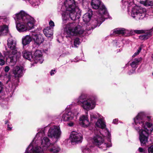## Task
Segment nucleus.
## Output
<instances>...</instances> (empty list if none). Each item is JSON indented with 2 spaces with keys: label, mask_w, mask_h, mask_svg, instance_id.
I'll return each instance as SVG.
<instances>
[{
  "label": "nucleus",
  "mask_w": 153,
  "mask_h": 153,
  "mask_svg": "<svg viewBox=\"0 0 153 153\" xmlns=\"http://www.w3.org/2000/svg\"><path fill=\"white\" fill-rule=\"evenodd\" d=\"M151 57L152 59V60H153V54L152 55V56H151Z\"/></svg>",
  "instance_id": "nucleus-54"
},
{
  "label": "nucleus",
  "mask_w": 153,
  "mask_h": 153,
  "mask_svg": "<svg viewBox=\"0 0 153 153\" xmlns=\"http://www.w3.org/2000/svg\"><path fill=\"white\" fill-rule=\"evenodd\" d=\"M128 30L123 28H116L113 31V35L117 34L125 35Z\"/></svg>",
  "instance_id": "nucleus-22"
},
{
  "label": "nucleus",
  "mask_w": 153,
  "mask_h": 153,
  "mask_svg": "<svg viewBox=\"0 0 153 153\" xmlns=\"http://www.w3.org/2000/svg\"><path fill=\"white\" fill-rule=\"evenodd\" d=\"M2 85L1 84V82H0V93H1L2 90Z\"/></svg>",
  "instance_id": "nucleus-50"
},
{
  "label": "nucleus",
  "mask_w": 153,
  "mask_h": 153,
  "mask_svg": "<svg viewBox=\"0 0 153 153\" xmlns=\"http://www.w3.org/2000/svg\"><path fill=\"white\" fill-rule=\"evenodd\" d=\"M64 30L68 34L76 36L82 33L84 30L79 25H77L75 23H69L64 26Z\"/></svg>",
  "instance_id": "nucleus-7"
},
{
  "label": "nucleus",
  "mask_w": 153,
  "mask_h": 153,
  "mask_svg": "<svg viewBox=\"0 0 153 153\" xmlns=\"http://www.w3.org/2000/svg\"><path fill=\"white\" fill-rule=\"evenodd\" d=\"M10 69V67L8 66H7L4 68V71L5 72H7L9 71Z\"/></svg>",
  "instance_id": "nucleus-44"
},
{
  "label": "nucleus",
  "mask_w": 153,
  "mask_h": 153,
  "mask_svg": "<svg viewBox=\"0 0 153 153\" xmlns=\"http://www.w3.org/2000/svg\"><path fill=\"white\" fill-rule=\"evenodd\" d=\"M22 54L24 58L29 60L33 61V56L31 52L25 51L22 52Z\"/></svg>",
  "instance_id": "nucleus-23"
},
{
  "label": "nucleus",
  "mask_w": 153,
  "mask_h": 153,
  "mask_svg": "<svg viewBox=\"0 0 153 153\" xmlns=\"http://www.w3.org/2000/svg\"><path fill=\"white\" fill-rule=\"evenodd\" d=\"M16 88V86L15 84L12 82H11V83L9 84L7 87V90L10 93L11 96L13 94Z\"/></svg>",
  "instance_id": "nucleus-25"
},
{
  "label": "nucleus",
  "mask_w": 153,
  "mask_h": 153,
  "mask_svg": "<svg viewBox=\"0 0 153 153\" xmlns=\"http://www.w3.org/2000/svg\"><path fill=\"white\" fill-rule=\"evenodd\" d=\"M118 121V120L117 119H114L113 120V123H114V124H116L117 123V122Z\"/></svg>",
  "instance_id": "nucleus-47"
},
{
  "label": "nucleus",
  "mask_w": 153,
  "mask_h": 153,
  "mask_svg": "<svg viewBox=\"0 0 153 153\" xmlns=\"http://www.w3.org/2000/svg\"><path fill=\"white\" fill-rule=\"evenodd\" d=\"M142 60L141 57L135 59L130 64L131 67L133 68H136V66L139 64V62Z\"/></svg>",
  "instance_id": "nucleus-30"
},
{
  "label": "nucleus",
  "mask_w": 153,
  "mask_h": 153,
  "mask_svg": "<svg viewBox=\"0 0 153 153\" xmlns=\"http://www.w3.org/2000/svg\"><path fill=\"white\" fill-rule=\"evenodd\" d=\"M33 37L34 43L33 45V48L38 47L40 44L43 41V38L42 36L40 34H33Z\"/></svg>",
  "instance_id": "nucleus-17"
},
{
  "label": "nucleus",
  "mask_w": 153,
  "mask_h": 153,
  "mask_svg": "<svg viewBox=\"0 0 153 153\" xmlns=\"http://www.w3.org/2000/svg\"><path fill=\"white\" fill-rule=\"evenodd\" d=\"M47 150L51 153H58L61 151V149L58 146L54 145L52 143V145L49 147Z\"/></svg>",
  "instance_id": "nucleus-20"
},
{
  "label": "nucleus",
  "mask_w": 153,
  "mask_h": 153,
  "mask_svg": "<svg viewBox=\"0 0 153 153\" xmlns=\"http://www.w3.org/2000/svg\"><path fill=\"white\" fill-rule=\"evenodd\" d=\"M97 115L99 116V115L98 114H96L92 112H91L90 114L91 121H92L94 119H97L98 117H100L99 116L98 117Z\"/></svg>",
  "instance_id": "nucleus-33"
},
{
  "label": "nucleus",
  "mask_w": 153,
  "mask_h": 153,
  "mask_svg": "<svg viewBox=\"0 0 153 153\" xmlns=\"http://www.w3.org/2000/svg\"><path fill=\"white\" fill-rule=\"evenodd\" d=\"M141 4H143L145 6H152L153 5V2L151 0H146L144 1H141L140 2Z\"/></svg>",
  "instance_id": "nucleus-32"
},
{
  "label": "nucleus",
  "mask_w": 153,
  "mask_h": 153,
  "mask_svg": "<svg viewBox=\"0 0 153 153\" xmlns=\"http://www.w3.org/2000/svg\"><path fill=\"white\" fill-rule=\"evenodd\" d=\"M145 116L144 112H140L134 119L133 127L139 133V139L141 146L144 145L148 142L149 134L153 130L152 124L148 122L144 123L143 119Z\"/></svg>",
  "instance_id": "nucleus-1"
},
{
  "label": "nucleus",
  "mask_w": 153,
  "mask_h": 153,
  "mask_svg": "<svg viewBox=\"0 0 153 153\" xmlns=\"http://www.w3.org/2000/svg\"><path fill=\"white\" fill-rule=\"evenodd\" d=\"M43 32L45 36L47 37H51L53 35L52 29L50 27H47L43 30Z\"/></svg>",
  "instance_id": "nucleus-24"
},
{
  "label": "nucleus",
  "mask_w": 153,
  "mask_h": 153,
  "mask_svg": "<svg viewBox=\"0 0 153 153\" xmlns=\"http://www.w3.org/2000/svg\"><path fill=\"white\" fill-rule=\"evenodd\" d=\"M152 30L149 31H146L144 34L141 35L139 36V39L141 40H146L148 39L151 35V32Z\"/></svg>",
  "instance_id": "nucleus-26"
},
{
  "label": "nucleus",
  "mask_w": 153,
  "mask_h": 153,
  "mask_svg": "<svg viewBox=\"0 0 153 153\" xmlns=\"http://www.w3.org/2000/svg\"><path fill=\"white\" fill-rule=\"evenodd\" d=\"M31 38L29 35L24 36L22 39V43L23 45H25L29 44L31 41Z\"/></svg>",
  "instance_id": "nucleus-27"
},
{
  "label": "nucleus",
  "mask_w": 153,
  "mask_h": 153,
  "mask_svg": "<svg viewBox=\"0 0 153 153\" xmlns=\"http://www.w3.org/2000/svg\"><path fill=\"white\" fill-rule=\"evenodd\" d=\"M43 51L42 50H36L33 56V61H34L36 62L42 63L44 61L42 57Z\"/></svg>",
  "instance_id": "nucleus-15"
},
{
  "label": "nucleus",
  "mask_w": 153,
  "mask_h": 153,
  "mask_svg": "<svg viewBox=\"0 0 153 153\" xmlns=\"http://www.w3.org/2000/svg\"><path fill=\"white\" fill-rule=\"evenodd\" d=\"M141 48H139V49L137 50V51L136 52H135L134 54V55L132 56V57H135L141 51Z\"/></svg>",
  "instance_id": "nucleus-40"
},
{
  "label": "nucleus",
  "mask_w": 153,
  "mask_h": 153,
  "mask_svg": "<svg viewBox=\"0 0 153 153\" xmlns=\"http://www.w3.org/2000/svg\"><path fill=\"white\" fill-rule=\"evenodd\" d=\"M4 80H7L6 83H7L10 80V75H5L4 76Z\"/></svg>",
  "instance_id": "nucleus-38"
},
{
  "label": "nucleus",
  "mask_w": 153,
  "mask_h": 153,
  "mask_svg": "<svg viewBox=\"0 0 153 153\" xmlns=\"http://www.w3.org/2000/svg\"><path fill=\"white\" fill-rule=\"evenodd\" d=\"M146 13V9L135 6L132 8L131 16L136 20L139 21L143 19L145 17Z\"/></svg>",
  "instance_id": "nucleus-8"
},
{
  "label": "nucleus",
  "mask_w": 153,
  "mask_h": 153,
  "mask_svg": "<svg viewBox=\"0 0 153 153\" xmlns=\"http://www.w3.org/2000/svg\"><path fill=\"white\" fill-rule=\"evenodd\" d=\"M148 150L149 153H153V145L149 147Z\"/></svg>",
  "instance_id": "nucleus-41"
},
{
  "label": "nucleus",
  "mask_w": 153,
  "mask_h": 153,
  "mask_svg": "<svg viewBox=\"0 0 153 153\" xmlns=\"http://www.w3.org/2000/svg\"><path fill=\"white\" fill-rule=\"evenodd\" d=\"M133 0H122V2L124 3V4L126 3V4H128V6H129V5L131 4H132V2Z\"/></svg>",
  "instance_id": "nucleus-35"
},
{
  "label": "nucleus",
  "mask_w": 153,
  "mask_h": 153,
  "mask_svg": "<svg viewBox=\"0 0 153 153\" xmlns=\"http://www.w3.org/2000/svg\"><path fill=\"white\" fill-rule=\"evenodd\" d=\"M110 137V134L107 129H105L104 131H101L97 134H95L92 139V142L94 145L105 151L112 146Z\"/></svg>",
  "instance_id": "nucleus-3"
},
{
  "label": "nucleus",
  "mask_w": 153,
  "mask_h": 153,
  "mask_svg": "<svg viewBox=\"0 0 153 153\" xmlns=\"http://www.w3.org/2000/svg\"><path fill=\"white\" fill-rule=\"evenodd\" d=\"M139 151L140 152H142L143 151V149L141 148H139Z\"/></svg>",
  "instance_id": "nucleus-51"
},
{
  "label": "nucleus",
  "mask_w": 153,
  "mask_h": 153,
  "mask_svg": "<svg viewBox=\"0 0 153 153\" xmlns=\"http://www.w3.org/2000/svg\"><path fill=\"white\" fill-rule=\"evenodd\" d=\"M46 51H48V50H46Z\"/></svg>",
  "instance_id": "nucleus-59"
},
{
  "label": "nucleus",
  "mask_w": 153,
  "mask_h": 153,
  "mask_svg": "<svg viewBox=\"0 0 153 153\" xmlns=\"http://www.w3.org/2000/svg\"><path fill=\"white\" fill-rule=\"evenodd\" d=\"M7 24H8L9 25V22H8V23L7 22Z\"/></svg>",
  "instance_id": "nucleus-58"
},
{
  "label": "nucleus",
  "mask_w": 153,
  "mask_h": 153,
  "mask_svg": "<svg viewBox=\"0 0 153 153\" xmlns=\"http://www.w3.org/2000/svg\"><path fill=\"white\" fill-rule=\"evenodd\" d=\"M79 124L82 126L86 127L90 125V122L89 121L88 116L82 115L79 118Z\"/></svg>",
  "instance_id": "nucleus-19"
},
{
  "label": "nucleus",
  "mask_w": 153,
  "mask_h": 153,
  "mask_svg": "<svg viewBox=\"0 0 153 153\" xmlns=\"http://www.w3.org/2000/svg\"><path fill=\"white\" fill-rule=\"evenodd\" d=\"M92 15V13L91 12L90 13H86L83 16V21L86 22H88L90 20Z\"/></svg>",
  "instance_id": "nucleus-29"
},
{
  "label": "nucleus",
  "mask_w": 153,
  "mask_h": 153,
  "mask_svg": "<svg viewBox=\"0 0 153 153\" xmlns=\"http://www.w3.org/2000/svg\"><path fill=\"white\" fill-rule=\"evenodd\" d=\"M120 44V43L117 40H114L112 42V44L113 45V47H114L120 48L121 47Z\"/></svg>",
  "instance_id": "nucleus-34"
},
{
  "label": "nucleus",
  "mask_w": 153,
  "mask_h": 153,
  "mask_svg": "<svg viewBox=\"0 0 153 153\" xmlns=\"http://www.w3.org/2000/svg\"><path fill=\"white\" fill-rule=\"evenodd\" d=\"M1 75H0V77H1Z\"/></svg>",
  "instance_id": "nucleus-60"
},
{
  "label": "nucleus",
  "mask_w": 153,
  "mask_h": 153,
  "mask_svg": "<svg viewBox=\"0 0 153 153\" xmlns=\"http://www.w3.org/2000/svg\"><path fill=\"white\" fill-rule=\"evenodd\" d=\"M91 4L92 8L95 9H98L100 6L99 16L97 20L98 23L97 26H99L104 21L105 19L107 18L105 17L106 15H108L106 8L105 6L101 3L100 0H92Z\"/></svg>",
  "instance_id": "nucleus-6"
},
{
  "label": "nucleus",
  "mask_w": 153,
  "mask_h": 153,
  "mask_svg": "<svg viewBox=\"0 0 153 153\" xmlns=\"http://www.w3.org/2000/svg\"><path fill=\"white\" fill-rule=\"evenodd\" d=\"M56 71L55 70H52L50 72V74L51 75H53L54 74V73H56Z\"/></svg>",
  "instance_id": "nucleus-45"
},
{
  "label": "nucleus",
  "mask_w": 153,
  "mask_h": 153,
  "mask_svg": "<svg viewBox=\"0 0 153 153\" xmlns=\"http://www.w3.org/2000/svg\"><path fill=\"white\" fill-rule=\"evenodd\" d=\"M68 11H62V16L63 19V22L64 23H66V21L70 17L69 13V12Z\"/></svg>",
  "instance_id": "nucleus-31"
},
{
  "label": "nucleus",
  "mask_w": 153,
  "mask_h": 153,
  "mask_svg": "<svg viewBox=\"0 0 153 153\" xmlns=\"http://www.w3.org/2000/svg\"><path fill=\"white\" fill-rule=\"evenodd\" d=\"M68 11L69 12L70 18L73 20L79 19L81 16L80 10L78 7Z\"/></svg>",
  "instance_id": "nucleus-16"
},
{
  "label": "nucleus",
  "mask_w": 153,
  "mask_h": 153,
  "mask_svg": "<svg viewBox=\"0 0 153 153\" xmlns=\"http://www.w3.org/2000/svg\"><path fill=\"white\" fill-rule=\"evenodd\" d=\"M7 128L9 130H11L12 128V127H11V125L10 126V124H8Z\"/></svg>",
  "instance_id": "nucleus-48"
},
{
  "label": "nucleus",
  "mask_w": 153,
  "mask_h": 153,
  "mask_svg": "<svg viewBox=\"0 0 153 153\" xmlns=\"http://www.w3.org/2000/svg\"><path fill=\"white\" fill-rule=\"evenodd\" d=\"M1 68H2V67L1 66H0V72L1 71Z\"/></svg>",
  "instance_id": "nucleus-53"
},
{
  "label": "nucleus",
  "mask_w": 153,
  "mask_h": 153,
  "mask_svg": "<svg viewBox=\"0 0 153 153\" xmlns=\"http://www.w3.org/2000/svg\"><path fill=\"white\" fill-rule=\"evenodd\" d=\"M74 45L75 47H78V45L80 43V41L79 39L78 38H76L74 40Z\"/></svg>",
  "instance_id": "nucleus-36"
},
{
  "label": "nucleus",
  "mask_w": 153,
  "mask_h": 153,
  "mask_svg": "<svg viewBox=\"0 0 153 153\" xmlns=\"http://www.w3.org/2000/svg\"><path fill=\"white\" fill-rule=\"evenodd\" d=\"M83 153H91L90 149L88 147H86L83 149L82 150Z\"/></svg>",
  "instance_id": "nucleus-37"
},
{
  "label": "nucleus",
  "mask_w": 153,
  "mask_h": 153,
  "mask_svg": "<svg viewBox=\"0 0 153 153\" xmlns=\"http://www.w3.org/2000/svg\"><path fill=\"white\" fill-rule=\"evenodd\" d=\"M145 31L143 30H134V32L137 34H141L145 33Z\"/></svg>",
  "instance_id": "nucleus-39"
},
{
  "label": "nucleus",
  "mask_w": 153,
  "mask_h": 153,
  "mask_svg": "<svg viewBox=\"0 0 153 153\" xmlns=\"http://www.w3.org/2000/svg\"><path fill=\"white\" fill-rule=\"evenodd\" d=\"M9 22L7 18L0 19V36L6 35L9 32L8 25H6L5 22Z\"/></svg>",
  "instance_id": "nucleus-13"
},
{
  "label": "nucleus",
  "mask_w": 153,
  "mask_h": 153,
  "mask_svg": "<svg viewBox=\"0 0 153 153\" xmlns=\"http://www.w3.org/2000/svg\"><path fill=\"white\" fill-rule=\"evenodd\" d=\"M79 111V109H74L72 111H69L68 109H66L62 115V120L65 121L75 120L77 119Z\"/></svg>",
  "instance_id": "nucleus-9"
},
{
  "label": "nucleus",
  "mask_w": 153,
  "mask_h": 153,
  "mask_svg": "<svg viewBox=\"0 0 153 153\" xmlns=\"http://www.w3.org/2000/svg\"><path fill=\"white\" fill-rule=\"evenodd\" d=\"M49 25L50 26L49 27H53L54 26V22L51 20L49 22Z\"/></svg>",
  "instance_id": "nucleus-43"
},
{
  "label": "nucleus",
  "mask_w": 153,
  "mask_h": 153,
  "mask_svg": "<svg viewBox=\"0 0 153 153\" xmlns=\"http://www.w3.org/2000/svg\"><path fill=\"white\" fill-rule=\"evenodd\" d=\"M1 53H0V56H1Z\"/></svg>",
  "instance_id": "nucleus-57"
},
{
  "label": "nucleus",
  "mask_w": 153,
  "mask_h": 153,
  "mask_svg": "<svg viewBox=\"0 0 153 153\" xmlns=\"http://www.w3.org/2000/svg\"><path fill=\"white\" fill-rule=\"evenodd\" d=\"M117 52H118V51H119V50H117Z\"/></svg>",
  "instance_id": "nucleus-55"
},
{
  "label": "nucleus",
  "mask_w": 153,
  "mask_h": 153,
  "mask_svg": "<svg viewBox=\"0 0 153 153\" xmlns=\"http://www.w3.org/2000/svg\"><path fill=\"white\" fill-rule=\"evenodd\" d=\"M152 75H153V73H152Z\"/></svg>",
  "instance_id": "nucleus-61"
},
{
  "label": "nucleus",
  "mask_w": 153,
  "mask_h": 153,
  "mask_svg": "<svg viewBox=\"0 0 153 153\" xmlns=\"http://www.w3.org/2000/svg\"><path fill=\"white\" fill-rule=\"evenodd\" d=\"M5 61L2 59H0V66L4 65L5 64Z\"/></svg>",
  "instance_id": "nucleus-42"
},
{
  "label": "nucleus",
  "mask_w": 153,
  "mask_h": 153,
  "mask_svg": "<svg viewBox=\"0 0 153 153\" xmlns=\"http://www.w3.org/2000/svg\"><path fill=\"white\" fill-rule=\"evenodd\" d=\"M145 47V46L143 44L141 45L140 46V47L139 48H142L143 47Z\"/></svg>",
  "instance_id": "nucleus-52"
},
{
  "label": "nucleus",
  "mask_w": 153,
  "mask_h": 153,
  "mask_svg": "<svg viewBox=\"0 0 153 153\" xmlns=\"http://www.w3.org/2000/svg\"><path fill=\"white\" fill-rule=\"evenodd\" d=\"M70 139L72 143H81L82 139V135L80 133L73 131L71 134Z\"/></svg>",
  "instance_id": "nucleus-14"
},
{
  "label": "nucleus",
  "mask_w": 153,
  "mask_h": 153,
  "mask_svg": "<svg viewBox=\"0 0 153 153\" xmlns=\"http://www.w3.org/2000/svg\"><path fill=\"white\" fill-rule=\"evenodd\" d=\"M76 102L78 105L86 111L93 109L96 105L95 98L86 94H81L77 99Z\"/></svg>",
  "instance_id": "nucleus-5"
},
{
  "label": "nucleus",
  "mask_w": 153,
  "mask_h": 153,
  "mask_svg": "<svg viewBox=\"0 0 153 153\" xmlns=\"http://www.w3.org/2000/svg\"><path fill=\"white\" fill-rule=\"evenodd\" d=\"M49 128L47 134L48 136L57 140L60 137L62 131L59 126L54 125L51 127H47Z\"/></svg>",
  "instance_id": "nucleus-10"
},
{
  "label": "nucleus",
  "mask_w": 153,
  "mask_h": 153,
  "mask_svg": "<svg viewBox=\"0 0 153 153\" xmlns=\"http://www.w3.org/2000/svg\"><path fill=\"white\" fill-rule=\"evenodd\" d=\"M74 124V123L73 122H71L70 123L68 124V125L69 126H73Z\"/></svg>",
  "instance_id": "nucleus-46"
},
{
  "label": "nucleus",
  "mask_w": 153,
  "mask_h": 153,
  "mask_svg": "<svg viewBox=\"0 0 153 153\" xmlns=\"http://www.w3.org/2000/svg\"><path fill=\"white\" fill-rule=\"evenodd\" d=\"M8 48H15L16 46V43L15 41L11 39H9L7 40Z\"/></svg>",
  "instance_id": "nucleus-28"
},
{
  "label": "nucleus",
  "mask_w": 153,
  "mask_h": 153,
  "mask_svg": "<svg viewBox=\"0 0 153 153\" xmlns=\"http://www.w3.org/2000/svg\"><path fill=\"white\" fill-rule=\"evenodd\" d=\"M15 20H17L16 28L19 32L29 30L34 27L35 20L25 11H21L13 16Z\"/></svg>",
  "instance_id": "nucleus-2"
},
{
  "label": "nucleus",
  "mask_w": 153,
  "mask_h": 153,
  "mask_svg": "<svg viewBox=\"0 0 153 153\" xmlns=\"http://www.w3.org/2000/svg\"><path fill=\"white\" fill-rule=\"evenodd\" d=\"M147 117L148 118H150V117Z\"/></svg>",
  "instance_id": "nucleus-56"
},
{
  "label": "nucleus",
  "mask_w": 153,
  "mask_h": 153,
  "mask_svg": "<svg viewBox=\"0 0 153 153\" xmlns=\"http://www.w3.org/2000/svg\"><path fill=\"white\" fill-rule=\"evenodd\" d=\"M24 68L23 67L16 66L13 70V73L15 78H19L22 76L23 75V71Z\"/></svg>",
  "instance_id": "nucleus-18"
},
{
  "label": "nucleus",
  "mask_w": 153,
  "mask_h": 153,
  "mask_svg": "<svg viewBox=\"0 0 153 153\" xmlns=\"http://www.w3.org/2000/svg\"><path fill=\"white\" fill-rule=\"evenodd\" d=\"M96 125L97 127L101 128V130L100 131H104V130L106 129L105 128L106 125L105 122H104L103 120L101 118V117H100V118L96 122Z\"/></svg>",
  "instance_id": "nucleus-21"
},
{
  "label": "nucleus",
  "mask_w": 153,
  "mask_h": 153,
  "mask_svg": "<svg viewBox=\"0 0 153 153\" xmlns=\"http://www.w3.org/2000/svg\"><path fill=\"white\" fill-rule=\"evenodd\" d=\"M132 71H130V72H128V74H131L132 73H134L135 72V70H131Z\"/></svg>",
  "instance_id": "nucleus-49"
},
{
  "label": "nucleus",
  "mask_w": 153,
  "mask_h": 153,
  "mask_svg": "<svg viewBox=\"0 0 153 153\" xmlns=\"http://www.w3.org/2000/svg\"><path fill=\"white\" fill-rule=\"evenodd\" d=\"M9 54V57L7 59V60H10L11 63L15 64L17 58H19L21 56L20 52H17L16 48H10V50L8 51Z\"/></svg>",
  "instance_id": "nucleus-12"
},
{
  "label": "nucleus",
  "mask_w": 153,
  "mask_h": 153,
  "mask_svg": "<svg viewBox=\"0 0 153 153\" xmlns=\"http://www.w3.org/2000/svg\"><path fill=\"white\" fill-rule=\"evenodd\" d=\"M62 1L63 2L61 8L62 11H70L77 7L74 0H62Z\"/></svg>",
  "instance_id": "nucleus-11"
},
{
  "label": "nucleus",
  "mask_w": 153,
  "mask_h": 153,
  "mask_svg": "<svg viewBox=\"0 0 153 153\" xmlns=\"http://www.w3.org/2000/svg\"><path fill=\"white\" fill-rule=\"evenodd\" d=\"M45 134L44 129H41L40 131L36 134L32 142L30 143L25 153H41L43 150H47L49 147L52 145L49 138L47 137H44L41 140L42 145L41 148V147L37 146L35 148L33 147V143L39 139L40 137L42 136Z\"/></svg>",
  "instance_id": "nucleus-4"
}]
</instances>
